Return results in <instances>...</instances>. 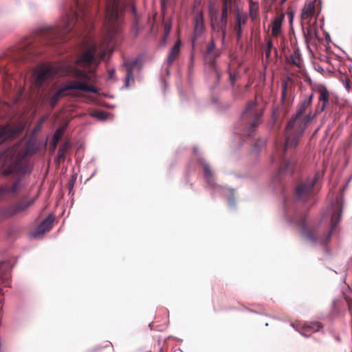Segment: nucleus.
I'll use <instances>...</instances> for the list:
<instances>
[{"instance_id":"nucleus-1","label":"nucleus","mask_w":352,"mask_h":352,"mask_svg":"<svg viewBox=\"0 0 352 352\" xmlns=\"http://www.w3.org/2000/svg\"><path fill=\"white\" fill-rule=\"evenodd\" d=\"M314 99V94L305 96L300 102L295 116L288 122L285 131L284 140H278L276 142V155L281 160L279 173L285 172L292 174L294 170L295 162L291 159L294 150L297 147L299 140L314 115L311 112L304 115Z\"/></svg>"},{"instance_id":"nucleus-2","label":"nucleus","mask_w":352,"mask_h":352,"mask_svg":"<svg viewBox=\"0 0 352 352\" xmlns=\"http://www.w3.org/2000/svg\"><path fill=\"white\" fill-rule=\"evenodd\" d=\"M71 75L76 80H71L63 86L65 91L80 90L85 92L97 93V89L89 85L91 78L85 71L72 69L63 63H43L36 66L32 74V84L37 89L47 86L56 76Z\"/></svg>"},{"instance_id":"nucleus-3","label":"nucleus","mask_w":352,"mask_h":352,"mask_svg":"<svg viewBox=\"0 0 352 352\" xmlns=\"http://www.w3.org/2000/svg\"><path fill=\"white\" fill-rule=\"evenodd\" d=\"M41 53L38 45L31 38H25L13 49L8 50L4 56H0V73L4 81L3 89L8 92V89L12 86L7 78L11 77L22 63L32 60Z\"/></svg>"},{"instance_id":"nucleus-4","label":"nucleus","mask_w":352,"mask_h":352,"mask_svg":"<svg viewBox=\"0 0 352 352\" xmlns=\"http://www.w3.org/2000/svg\"><path fill=\"white\" fill-rule=\"evenodd\" d=\"M74 6L65 13L61 22H80L89 20L91 15V7L98 8V0H74ZM124 0H106L105 16L107 22H116L122 19L124 13Z\"/></svg>"},{"instance_id":"nucleus-5","label":"nucleus","mask_w":352,"mask_h":352,"mask_svg":"<svg viewBox=\"0 0 352 352\" xmlns=\"http://www.w3.org/2000/svg\"><path fill=\"white\" fill-rule=\"evenodd\" d=\"M28 154L27 148L14 147L6 152V155H11V162L5 168V175H13L16 179L12 185L0 187V198L4 196H12L16 194L22 187L21 177L31 172L30 165L26 161Z\"/></svg>"},{"instance_id":"nucleus-6","label":"nucleus","mask_w":352,"mask_h":352,"mask_svg":"<svg viewBox=\"0 0 352 352\" xmlns=\"http://www.w3.org/2000/svg\"><path fill=\"white\" fill-rule=\"evenodd\" d=\"M343 203L342 198H338L333 206V213L331 219V230L327 233L316 226L308 225L307 223V217L305 214H300L296 217L292 222L296 224L301 231V234L307 240L313 243H320L326 244L331 239L333 231L336 229L337 224L340 220L342 213Z\"/></svg>"},{"instance_id":"nucleus-7","label":"nucleus","mask_w":352,"mask_h":352,"mask_svg":"<svg viewBox=\"0 0 352 352\" xmlns=\"http://www.w3.org/2000/svg\"><path fill=\"white\" fill-rule=\"evenodd\" d=\"M104 28L106 33L103 36L100 45H91L80 55L78 62L87 65L92 64L98 65L108 53H111L114 45V41L118 34V29L111 25L113 23H107Z\"/></svg>"},{"instance_id":"nucleus-8","label":"nucleus","mask_w":352,"mask_h":352,"mask_svg":"<svg viewBox=\"0 0 352 352\" xmlns=\"http://www.w3.org/2000/svg\"><path fill=\"white\" fill-rule=\"evenodd\" d=\"M264 107L256 100L247 103L241 114V122L243 126V135L250 136L263 122Z\"/></svg>"},{"instance_id":"nucleus-9","label":"nucleus","mask_w":352,"mask_h":352,"mask_svg":"<svg viewBox=\"0 0 352 352\" xmlns=\"http://www.w3.org/2000/svg\"><path fill=\"white\" fill-rule=\"evenodd\" d=\"M209 13L212 21L227 22L230 19L231 16L234 15L236 19L235 22H242L240 13L238 10L234 9V5L232 0H223L221 10L219 12L215 5H210Z\"/></svg>"},{"instance_id":"nucleus-10","label":"nucleus","mask_w":352,"mask_h":352,"mask_svg":"<svg viewBox=\"0 0 352 352\" xmlns=\"http://www.w3.org/2000/svg\"><path fill=\"white\" fill-rule=\"evenodd\" d=\"M320 177V173H317L314 177H309L305 180L299 181L295 188L296 199L302 202L313 199L315 195L314 186Z\"/></svg>"},{"instance_id":"nucleus-11","label":"nucleus","mask_w":352,"mask_h":352,"mask_svg":"<svg viewBox=\"0 0 352 352\" xmlns=\"http://www.w3.org/2000/svg\"><path fill=\"white\" fill-rule=\"evenodd\" d=\"M305 41L307 43L317 45L321 43L324 38L330 40L329 34L322 27L319 29L318 23H300Z\"/></svg>"},{"instance_id":"nucleus-12","label":"nucleus","mask_w":352,"mask_h":352,"mask_svg":"<svg viewBox=\"0 0 352 352\" xmlns=\"http://www.w3.org/2000/svg\"><path fill=\"white\" fill-rule=\"evenodd\" d=\"M320 2L318 0L309 1L305 3L301 14L302 20H311L312 16H316L315 22H323L324 18H320L321 8L319 7Z\"/></svg>"},{"instance_id":"nucleus-13","label":"nucleus","mask_w":352,"mask_h":352,"mask_svg":"<svg viewBox=\"0 0 352 352\" xmlns=\"http://www.w3.org/2000/svg\"><path fill=\"white\" fill-rule=\"evenodd\" d=\"M34 201V198L28 199V197H24L19 201L5 208L3 212V214L7 218L12 217L17 214H19L25 211L30 206L33 205Z\"/></svg>"},{"instance_id":"nucleus-14","label":"nucleus","mask_w":352,"mask_h":352,"mask_svg":"<svg viewBox=\"0 0 352 352\" xmlns=\"http://www.w3.org/2000/svg\"><path fill=\"white\" fill-rule=\"evenodd\" d=\"M20 129L6 124L0 126V142L14 139L19 133Z\"/></svg>"},{"instance_id":"nucleus-15","label":"nucleus","mask_w":352,"mask_h":352,"mask_svg":"<svg viewBox=\"0 0 352 352\" xmlns=\"http://www.w3.org/2000/svg\"><path fill=\"white\" fill-rule=\"evenodd\" d=\"M318 104L316 107V112L320 113L324 110L329 100V93L326 87H320L318 90Z\"/></svg>"},{"instance_id":"nucleus-16","label":"nucleus","mask_w":352,"mask_h":352,"mask_svg":"<svg viewBox=\"0 0 352 352\" xmlns=\"http://www.w3.org/2000/svg\"><path fill=\"white\" fill-rule=\"evenodd\" d=\"M215 45L213 41L208 45L206 59L208 62L210 66L217 72L216 69L215 59L219 56V53L214 51Z\"/></svg>"},{"instance_id":"nucleus-17","label":"nucleus","mask_w":352,"mask_h":352,"mask_svg":"<svg viewBox=\"0 0 352 352\" xmlns=\"http://www.w3.org/2000/svg\"><path fill=\"white\" fill-rule=\"evenodd\" d=\"M54 221V217L52 214L48 215L37 227L36 233L34 234L35 236H37L40 234H43L46 232H48L52 228V224Z\"/></svg>"},{"instance_id":"nucleus-18","label":"nucleus","mask_w":352,"mask_h":352,"mask_svg":"<svg viewBox=\"0 0 352 352\" xmlns=\"http://www.w3.org/2000/svg\"><path fill=\"white\" fill-rule=\"evenodd\" d=\"M293 86L289 85L287 81L282 83L281 101L284 104H289L292 100Z\"/></svg>"},{"instance_id":"nucleus-19","label":"nucleus","mask_w":352,"mask_h":352,"mask_svg":"<svg viewBox=\"0 0 352 352\" xmlns=\"http://www.w3.org/2000/svg\"><path fill=\"white\" fill-rule=\"evenodd\" d=\"M182 45V41L179 38L173 47L170 49L167 59L166 64L168 67L171 66L174 61L179 57L180 54V48Z\"/></svg>"},{"instance_id":"nucleus-20","label":"nucleus","mask_w":352,"mask_h":352,"mask_svg":"<svg viewBox=\"0 0 352 352\" xmlns=\"http://www.w3.org/2000/svg\"><path fill=\"white\" fill-rule=\"evenodd\" d=\"M67 95L63 87L58 89L52 95L47 94L45 96L46 101L50 104L52 108H54L59 100L64 96Z\"/></svg>"},{"instance_id":"nucleus-21","label":"nucleus","mask_w":352,"mask_h":352,"mask_svg":"<svg viewBox=\"0 0 352 352\" xmlns=\"http://www.w3.org/2000/svg\"><path fill=\"white\" fill-rule=\"evenodd\" d=\"M322 328V325L318 322L305 324L301 329L300 333L304 336H307L312 332L319 331Z\"/></svg>"},{"instance_id":"nucleus-22","label":"nucleus","mask_w":352,"mask_h":352,"mask_svg":"<svg viewBox=\"0 0 352 352\" xmlns=\"http://www.w3.org/2000/svg\"><path fill=\"white\" fill-rule=\"evenodd\" d=\"M258 16V4L252 1H250V16L252 21L257 19Z\"/></svg>"},{"instance_id":"nucleus-23","label":"nucleus","mask_w":352,"mask_h":352,"mask_svg":"<svg viewBox=\"0 0 352 352\" xmlns=\"http://www.w3.org/2000/svg\"><path fill=\"white\" fill-rule=\"evenodd\" d=\"M204 24V23H195L192 43L204 32L205 28Z\"/></svg>"},{"instance_id":"nucleus-24","label":"nucleus","mask_w":352,"mask_h":352,"mask_svg":"<svg viewBox=\"0 0 352 352\" xmlns=\"http://www.w3.org/2000/svg\"><path fill=\"white\" fill-rule=\"evenodd\" d=\"M69 145L67 142H65L61 145L58 151L57 160L58 162L64 160L65 159L66 152L68 149Z\"/></svg>"},{"instance_id":"nucleus-25","label":"nucleus","mask_w":352,"mask_h":352,"mask_svg":"<svg viewBox=\"0 0 352 352\" xmlns=\"http://www.w3.org/2000/svg\"><path fill=\"white\" fill-rule=\"evenodd\" d=\"M203 168L204 170V176L206 177L208 183L212 184V183L211 182V180L213 178V172L210 165L206 163L203 164Z\"/></svg>"},{"instance_id":"nucleus-26","label":"nucleus","mask_w":352,"mask_h":352,"mask_svg":"<svg viewBox=\"0 0 352 352\" xmlns=\"http://www.w3.org/2000/svg\"><path fill=\"white\" fill-rule=\"evenodd\" d=\"M171 30V23H164L162 45L164 46Z\"/></svg>"},{"instance_id":"nucleus-27","label":"nucleus","mask_w":352,"mask_h":352,"mask_svg":"<svg viewBox=\"0 0 352 352\" xmlns=\"http://www.w3.org/2000/svg\"><path fill=\"white\" fill-rule=\"evenodd\" d=\"M63 134V129L59 128L55 131V133L53 135V138H52V144H53L54 148H56V146L58 141L61 138Z\"/></svg>"},{"instance_id":"nucleus-28","label":"nucleus","mask_w":352,"mask_h":352,"mask_svg":"<svg viewBox=\"0 0 352 352\" xmlns=\"http://www.w3.org/2000/svg\"><path fill=\"white\" fill-rule=\"evenodd\" d=\"M274 50L276 54H277L276 48L274 47L273 43L271 38H268L267 40V46L265 50V56L267 58H270L271 51Z\"/></svg>"},{"instance_id":"nucleus-29","label":"nucleus","mask_w":352,"mask_h":352,"mask_svg":"<svg viewBox=\"0 0 352 352\" xmlns=\"http://www.w3.org/2000/svg\"><path fill=\"white\" fill-rule=\"evenodd\" d=\"M282 23H272V34L274 37H277L280 34Z\"/></svg>"},{"instance_id":"nucleus-30","label":"nucleus","mask_w":352,"mask_h":352,"mask_svg":"<svg viewBox=\"0 0 352 352\" xmlns=\"http://www.w3.org/2000/svg\"><path fill=\"white\" fill-rule=\"evenodd\" d=\"M229 74V81L231 85L233 86L236 82V80L239 78V73L237 72H232L230 68L228 69Z\"/></svg>"},{"instance_id":"nucleus-31","label":"nucleus","mask_w":352,"mask_h":352,"mask_svg":"<svg viewBox=\"0 0 352 352\" xmlns=\"http://www.w3.org/2000/svg\"><path fill=\"white\" fill-rule=\"evenodd\" d=\"M290 58H291L292 63L294 65H296V66H298V67L300 66L301 60H300V58L299 56V54L298 53L294 52V54H292L291 55Z\"/></svg>"},{"instance_id":"nucleus-32","label":"nucleus","mask_w":352,"mask_h":352,"mask_svg":"<svg viewBox=\"0 0 352 352\" xmlns=\"http://www.w3.org/2000/svg\"><path fill=\"white\" fill-rule=\"evenodd\" d=\"M92 116L94 117L98 118L100 120H105L107 117V113L104 111H100L94 112Z\"/></svg>"},{"instance_id":"nucleus-33","label":"nucleus","mask_w":352,"mask_h":352,"mask_svg":"<svg viewBox=\"0 0 352 352\" xmlns=\"http://www.w3.org/2000/svg\"><path fill=\"white\" fill-rule=\"evenodd\" d=\"M131 78H133V71L131 67H128L126 69V84H128V82Z\"/></svg>"},{"instance_id":"nucleus-34","label":"nucleus","mask_w":352,"mask_h":352,"mask_svg":"<svg viewBox=\"0 0 352 352\" xmlns=\"http://www.w3.org/2000/svg\"><path fill=\"white\" fill-rule=\"evenodd\" d=\"M241 23H236L234 26V30L237 33V36L239 37L241 36Z\"/></svg>"},{"instance_id":"nucleus-35","label":"nucleus","mask_w":352,"mask_h":352,"mask_svg":"<svg viewBox=\"0 0 352 352\" xmlns=\"http://www.w3.org/2000/svg\"><path fill=\"white\" fill-rule=\"evenodd\" d=\"M266 142L265 140H258L255 146H263L265 144Z\"/></svg>"},{"instance_id":"nucleus-36","label":"nucleus","mask_w":352,"mask_h":352,"mask_svg":"<svg viewBox=\"0 0 352 352\" xmlns=\"http://www.w3.org/2000/svg\"><path fill=\"white\" fill-rule=\"evenodd\" d=\"M114 74H115L114 69L109 70V78L113 79Z\"/></svg>"},{"instance_id":"nucleus-37","label":"nucleus","mask_w":352,"mask_h":352,"mask_svg":"<svg viewBox=\"0 0 352 352\" xmlns=\"http://www.w3.org/2000/svg\"><path fill=\"white\" fill-rule=\"evenodd\" d=\"M8 278H9V275H8V274H5V276H1V278H2V279H6V280H8ZM8 284H9V282H8V280H7L6 285H8Z\"/></svg>"},{"instance_id":"nucleus-38","label":"nucleus","mask_w":352,"mask_h":352,"mask_svg":"<svg viewBox=\"0 0 352 352\" xmlns=\"http://www.w3.org/2000/svg\"><path fill=\"white\" fill-rule=\"evenodd\" d=\"M348 307H349V311L351 312V314H352V302H349L348 303Z\"/></svg>"},{"instance_id":"nucleus-39","label":"nucleus","mask_w":352,"mask_h":352,"mask_svg":"<svg viewBox=\"0 0 352 352\" xmlns=\"http://www.w3.org/2000/svg\"><path fill=\"white\" fill-rule=\"evenodd\" d=\"M282 20H283V19H279L276 18L272 22H276V23L282 22Z\"/></svg>"},{"instance_id":"nucleus-40","label":"nucleus","mask_w":352,"mask_h":352,"mask_svg":"<svg viewBox=\"0 0 352 352\" xmlns=\"http://www.w3.org/2000/svg\"><path fill=\"white\" fill-rule=\"evenodd\" d=\"M289 22H292V21H293V15H292V13H289Z\"/></svg>"},{"instance_id":"nucleus-41","label":"nucleus","mask_w":352,"mask_h":352,"mask_svg":"<svg viewBox=\"0 0 352 352\" xmlns=\"http://www.w3.org/2000/svg\"><path fill=\"white\" fill-rule=\"evenodd\" d=\"M234 96L235 98H238V96H237V94H236V92H234Z\"/></svg>"},{"instance_id":"nucleus-42","label":"nucleus","mask_w":352,"mask_h":352,"mask_svg":"<svg viewBox=\"0 0 352 352\" xmlns=\"http://www.w3.org/2000/svg\"><path fill=\"white\" fill-rule=\"evenodd\" d=\"M211 25H212V28H214V23H212Z\"/></svg>"}]
</instances>
